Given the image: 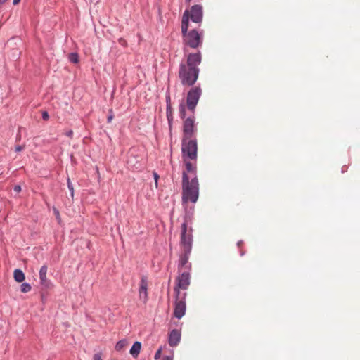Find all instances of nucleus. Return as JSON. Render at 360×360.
<instances>
[{
  "mask_svg": "<svg viewBox=\"0 0 360 360\" xmlns=\"http://www.w3.org/2000/svg\"><path fill=\"white\" fill-rule=\"evenodd\" d=\"M188 12L184 13L181 21V32L183 34V43L192 49L198 48L202 44L200 34L195 30L188 32Z\"/></svg>",
  "mask_w": 360,
  "mask_h": 360,
  "instance_id": "4",
  "label": "nucleus"
},
{
  "mask_svg": "<svg viewBox=\"0 0 360 360\" xmlns=\"http://www.w3.org/2000/svg\"><path fill=\"white\" fill-rule=\"evenodd\" d=\"M242 243H243V242H242V241H239V242L238 243V246H240Z\"/></svg>",
  "mask_w": 360,
  "mask_h": 360,
  "instance_id": "36",
  "label": "nucleus"
},
{
  "mask_svg": "<svg viewBox=\"0 0 360 360\" xmlns=\"http://www.w3.org/2000/svg\"><path fill=\"white\" fill-rule=\"evenodd\" d=\"M141 348V344L139 342H135L130 349V354L136 357L140 353Z\"/></svg>",
  "mask_w": 360,
  "mask_h": 360,
  "instance_id": "15",
  "label": "nucleus"
},
{
  "mask_svg": "<svg viewBox=\"0 0 360 360\" xmlns=\"http://www.w3.org/2000/svg\"><path fill=\"white\" fill-rule=\"evenodd\" d=\"M112 118H113V115H110L108 117V122H110L112 121Z\"/></svg>",
  "mask_w": 360,
  "mask_h": 360,
  "instance_id": "31",
  "label": "nucleus"
},
{
  "mask_svg": "<svg viewBox=\"0 0 360 360\" xmlns=\"http://www.w3.org/2000/svg\"><path fill=\"white\" fill-rule=\"evenodd\" d=\"M119 43H120L122 46H127V41H126L124 39H122V38H120V39H119Z\"/></svg>",
  "mask_w": 360,
  "mask_h": 360,
  "instance_id": "26",
  "label": "nucleus"
},
{
  "mask_svg": "<svg viewBox=\"0 0 360 360\" xmlns=\"http://www.w3.org/2000/svg\"><path fill=\"white\" fill-rule=\"evenodd\" d=\"M199 196V183L198 177L190 179L186 172L182 173V202L187 203L197 202Z\"/></svg>",
  "mask_w": 360,
  "mask_h": 360,
  "instance_id": "3",
  "label": "nucleus"
},
{
  "mask_svg": "<svg viewBox=\"0 0 360 360\" xmlns=\"http://www.w3.org/2000/svg\"><path fill=\"white\" fill-rule=\"evenodd\" d=\"M31 285L27 283H23L20 286V290L22 292H28L31 290Z\"/></svg>",
  "mask_w": 360,
  "mask_h": 360,
  "instance_id": "19",
  "label": "nucleus"
},
{
  "mask_svg": "<svg viewBox=\"0 0 360 360\" xmlns=\"http://www.w3.org/2000/svg\"><path fill=\"white\" fill-rule=\"evenodd\" d=\"M188 12V25H189V19L199 23L202 20V8L200 5L193 6L190 10H186L184 13Z\"/></svg>",
  "mask_w": 360,
  "mask_h": 360,
  "instance_id": "8",
  "label": "nucleus"
},
{
  "mask_svg": "<svg viewBox=\"0 0 360 360\" xmlns=\"http://www.w3.org/2000/svg\"><path fill=\"white\" fill-rule=\"evenodd\" d=\"M179 115L181 119H184L186 117V105L184 103L179 105Z\"/></svg>",
  "mask_w": 360,
  "mask_h": 360,
  "instance_id": "18",
  "label": "nucleus"
},
{
  "mask_svg": "<svg viewBox=\"0 0 360 360\" xmlns=\"http://www.w3.org/2000/svg\"><path fill=\"white\" fill-rule=\"evenodd\" d=\"M48 267L46 265H44L41 267L39 270V279L41 284L46 285L47 283L46 274H47Z\"/></svg>",
  "mask_w": 360,
  "mask_h": 360,
  "instance_id": "14",
  "label": "nucleus"
},
{
  "mask_svg": "<svg viewBox=\"0 0 360 360\" xmlns=\"http://www.w3.org/2000/svg\"><path fill=\"white\" fill-rule=\"evenodd\" d=\"M147 285V280L145 278H142L140 283L139 297L144 302H146L148 299Z\"/></svg>",
  "mask_w": 360,
  "mask_h": 360,
  "instance_id": "13",
  "label": "nucleus"
},
{
  "mask_svg": "<svg viewBox=\"0 0 360 360\" xmlns=\"http://www.w3.org/2000/svg\"><path fill=\"white\" fill-rule=\"evenodd\" d=\"M69 60L73 63H77L79 61V57L77 53H72L69 55Z\"/></svg>",
  "mask_w": 360,
  "mask_h": 360,
  "instance_id": "20",
  "label": "nucleus"
},
{
  "mask_svg": "<svg viewBox=\"0 0 360 360\" xmlns=\"http://www.w3.org/2000/svg\"><path fill=\"white\" fill-rule=\"evenodd\" d=\"M200 63V52L189 53L186 61H181L179 65V77L183 85L191 86L196 82L200 72L198 66Z\"/></svg>",
  "mask_w": 360,
  "mask_h": 360,
  "instance_id": "1",
  "label": "nucleus"
},
{
  "mask_svg": "<svg viewBox=\"0 0 360 360\" xmlns=\"http://www.w3.org/2000/svg\"><path fill=\"white\" fill-rule=\"evenodd\" d=\"M13 277L16 282L21 283L25 278V276L24 273L20 269H15L13 272Z\"/></svg>",
  "mask_w": 360,
  "mask_h": 360,
  "instance_id": "16",
  "label": "nucleus"
},
{
  "mask_svg": "<svg viewBox=\"0 0 360 360\" xmlns=\"http://www.w3.org/2000/svg\"><path fill=\"white\" fill-rule=\"evenodd\" d=\"M24 149V146H18L15 147V151L16 152H20L21 150H22Z\"/></svg>",
  "mask_w": 360,
  "mask_h": 360,
  "instance_id": "27",
  "label": "nucleus"
},
{
  "mask_svg": "<svg viewBox=\"0 0 360 360\" xmlns=\"http://www.w3.org/2000/svg\"><path fill=\"white\" fill-rule=\"evenodd\" d=\"M13 190L16 193H20L21 191V186L20 185H15L13 187Z\"/></svg>",
  "mask_w": 360,
  "mask_h": 360,
  "instance_id": "24",
  "label": "nucleus"
},
{
  "mask_svg": "<svg viewBox=\"0 0 360 360\" xmlns=\"http://www.w3.org/2000/svg\"><path fill=\"white\" fill-rule=\"evenodd\" d=\"M56 215H57V217L59 218V212L57 210H55Z\"/></svg>",
  "mask_w": 360,
  "mask_h": 360,
  "instance_id": "35",
  "label": "nucleus"
},
{
  "mask_svg": "<svg viewBox=\"0 0 360 360\" xmlns=\"http://www.w3.org/2000/svg\"><path fill=\"white\" fill-rule=\"evenodd\" d=\"M201 94L202 89L199 86L193 87L189 90L186 98V106L188 110L194 111Z\"/></svg>",
  "mask_w": 360,
  "mask_h": 360,
  "instance_id": "6",
  "label": "nucleus"
},
{
  "mask_svg": "<svg viewBox=\"0 0 360 360\" xmlns=\"http://www.w3.org/2000/svg\"><path fill=\"white\" fill-rule=\"evenodd\" d=\"M181 340V333L176 330H172L168 338V343L171 347H176L180 342Z\"/></svg>",
  "mask_w": 360,
  "mask_h": 360,
  "instance_id": "12",
  "label": "nucleus"
},
{
  "mask_svg": "<svg viewBox=\"0 0 360 360\" xmlns=\"http://www.w3.org/2000/svg\"><path fill=\"white\" fill-rule=\"evenodd\" d=\"M8 0H0V3L1 4H4L5 2H6Z\"/></svg>",
  "mask_w": 360,
  "mask_h": 360,
  "instance_id": "34",
  "label": "nucleus"
},
{
  "mask_svg": "<svg viewBox=\"0 0 360 360\" xmlns=\"http://www.w3.org/2000/svg\"><path fill=\"white\" fill-rule=\"evenodd\" d=\"M20 1V0H13V4L14 5H16V4H18Z\"/></svg>",
  "mask_w": 360,
  "mask_h": 360,
  "instance_id": "32",
  "label": "nucleus"
},
{
  "mask_svg": "<svg viewBox=\"0 0 360 360\" xmlns=\"http://www.w3.org/2000/svg\"><path fill=\"white\" fill-rule=\"evenodd\" d=\"M190 274L188 272H183L176 278L174 292L177 300L180 298V295H182L179 290H186L188 288L190 285Z\"/></svg>",
  "mask_w": 360,
  "mask_h": 360,
  "instance_id": "7",
  "label": "nucleus"
},
{
  "mask_svg": "<svg viewBox=\"0 0 360 360\" xmlns=\"http://www.w3.org/2000/svg\"><path fill=\"white\" fill-rule=\"evenodd\" d=\"M181 151L183 159L196 160L198 151L196 139H182Z\"/></svg>",
  "mask_w": 360,
  "mask_h": 360,
  "instance_id": "5",
  "label": "nucleus"
},
{
  "mask_svg": "<svg viewBox=\"0 0 360 360\" xmlns=\"http://www.w3.org/2000/svg\"><path fill=\"white\" fill-rule=\"evenodd\" d=\"M159 178V176L158 175L157 173H154V179H155V184L156 186L158 185V179Z\"/></svg>",
  "mask_w": 360,
  "mask_h": 360,
  "instance_id": "29",
  "label": "nucleus"
},
{
  "mask_svg": "<svg viewBox=\"0 0 360 360\" xmlns=\"http://www.w3.org/2000/svg\"><path fill=\"white\" fill-rule=\"evenodd\" d=\"M191 0H186V2L189 3Z\"/></svg>",
  "mask_w": 360,
  "mask_h": 360,
  "instance_id": "37",
  "label": "nucleus"
},
{
  "mask_svg": "<svg viewBox=\"0 0 360 360\" xmlns=\"http://www.w3.org/2000/svg\"><path fill=\"white\" fill-rule=\"evenodd\" d=\"M65 135L68 137H72L73 135V131L72 130H70L65 133Z\"/></svg>",
  "mask_w": 360,
  "mask_h": 360,
  "instance_id": "28",
  "label": "nucleus"
},
{
  "mask_svg": "<svg viewBox=\"0 0 360 360\" xmlns=\"http://www.w3.org/2000/svg\"><path fill=\"white\" fill-rule=\"evenodd\" d=\"M167 115L168 120H169V107L168 106H167Z\"/></svg>",
  "mask_w": 360,
  "mask_h": 360,
  "instance_id": "33",
  "label": "nucleus"
},
{
  "mask_svg": "<svg viewBox=\"0 0 360 360\" xmlns=\"http://www.w3.org/2000/svg\"><path fill=\"white\" fill-rule=\"evenodd\" d=\"M68 188L71 193V196L73 197V195H74V188H73V185L71 183L70 181V179H68Z\"/></svg>",
  "mask_w": 360,
  "mask_h": 360,
  "instance_id": "21",
  "label": "nucleus"
},
{
  "mask_svg": "<svg viewBox=\"0 0 360 360\" xmlns=\"http://www.w3.org/2000/svg\"><path fill=\"white\" fill-rule=\"evenodd\" d=\"M161 353H162V349L160 348L155 353V359H158L160 358V356H161Z\"/></svg>",
  "mask_w": 360,
  "mask_h": 360,
  "instance_id": "22",
  "label": "nucleus"
},
{
  "mask_svg": "<svg viewBox=\"0 0 360 360\" xmlns=\"http://www.w3.org/2000/svg\"><path fill=\"white\" fill-rule=\"evenodd\" d=\"M128 345V342L126 340H122L117 342L115 345V349L117 351H121L122 349H124L127 345Z\"/></svg>",
  "mask_w": 360,
  "mask_h": 360,
  "instance_id": "17",
  "label": "nucleus"
},
{
  "mask_svg": "<svg viewBox=\"0 0 360 360\" xmlns=\"http://www.w3.org/2000/svg\"><path fill=\"white\" fill-rule=\"evenodd\" d=\"M162 360H173L172 356H165Z\"/></svg>",
  "mask_w": 360,
  "mask_h": 360,
  "instance_id": "30",
  "label": "nucleus"
},
{
  "mask_svg": "<svg viewBox=\"0 0 360 360\" xmlns=\"http://www.w3.org/2000/svg\"><path fill=\"white\" fill-rule=\"evenodd\" d=\"M185 165L186 169L183 172H186L190 176V179L192 177H197V167L195 163H192L189 159H183Z\"/></svg>",
  "mask_w": 360,
  "mask_h": 360,
  "instance_id": "11",
  "label": "nucleus"
},
{
  "mask_svg": "<svg viewBox=\"0 0 360 360\" xmlns=\"http://www.w3.org/2000/svg\"><path fill=\"white\" fill-rule=\"evenodd\" d=\"M194 117H188L184 122L183 131L184 136L182 139H191L196 131L194 124Z\"/></svg>",
  "mask_w": 360,
  "mask_h": 360,
  "instance_id": "9",
  "label": "nucleus"
},
{
  "mask_svg": "<svg viewBox=\"0 0 360 360\" xmlns=\"http://www.w3.org/2000/svg\"><path fill=\"white\" fill-rule=\"evenodd\" d=\"M42 118H43V120H49V113H48L46 111H44V112H42Z\"/></svg>",
  "mask_w": 360,
  "mask_h": 360,
  "instance_id": "23",
  "label": "nucleus"
},
{
  "mask_svg": "<svg viewBox=\"0 0 360 360\" xmlns=\"http://www.w3.org/2000/svg\"><path fill=\"white\" fill-rule=\"evenodd\" d=\"M186 293L184 292L182 293V295H180V298L177 300L176 297V303H175V308L174 314L175 317L178 319H181L184 314L186 311V302H185V297H186Z\"/></svg>",
  "mask_w": 360,
  "mask_h": 360,
  "instance_id": "10",
  "label": "nucleus"
},
{
  "mask_svg": "<svg viewBox=\"0 0 360 360\" xmlns=\"http://www.w3.org/2000/svg\"><path fill=\"white\" fill-rule=\"evenodd\" d=\"M94 360H103L101 354H95L94 356Z\"/></svg>",
  "mask_w": 360,
  "mask_h": 360,
  "instance_id": "25",
  "label": "nucleus"
},
{
  "mask_svg": "<svg viewBox=\"0 0 360 360\" xmlns=\"http://www.w3.org/2000/svg\"><path fill=\"white\" fill-rule=\"evenodd\" d=\"M193 229L188 228L187 222L184 221L181 226V234L179 253V269L186 267L191 268V264H188L193 247Z\"/></svg>",
  "mask_w": 360,
  "mask_h": 360,
  "instance_id": "2",
  "label": "nucleus"
}]
</instances>
